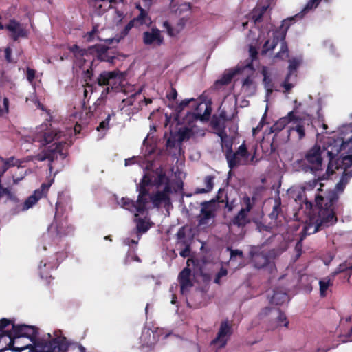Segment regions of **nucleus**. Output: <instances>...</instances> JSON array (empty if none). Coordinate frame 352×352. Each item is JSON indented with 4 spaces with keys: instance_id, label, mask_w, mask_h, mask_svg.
<instances>
[{
    "instance_id": "1",
    "label": "nucleus",
    "mask_w": 352,
    "mask_h": 352,
    "mask_svg": "<svg viewBox=\"0 0 352 352\" xmlns=\"http://www.w3.org/2000/svg\"><path fill=\"white\" fill-rule=\"evenodd\" d=\"M338 199L334 192L329 193L322 197L315 196V206L307 199L303 201L309 216L301 232L300 241L306 236L315 234L326 228L334 226L338 222L336 212L332 209L333 205Z\"/></svg>"
},
{
    "instance_id": "2",
    "label": "nucleus",
    "mask_w": 352,
    "mask_h": 352,
    "mask_svg": "<svg viewBox=\"0 0 352 352\" xmlns=\"http://www.w3.org/2000/svg\"><path fill=\"white\" fill-rule=\"evenodd\" d=\"M62 135L63 132L53 127L51 121L47 120L36 128L32 136L33 142L38 144V146L41 148L53 143L47 148L43 150L38 155L39 161H45L46 160L50 161L49 169L50 172L53 169L52 162L58 158V155L63 159L66 157V155L63 152L65 142L59 141Z\"/></svg>"
},
{
    "instance_id": "3",
    "label": "nucleus",
    "mask_w": 352,
    "mask_h": 352,
    "mask_svg": "<svg viewBox=\"0 0 352 352\" xmlns=\"http://www.w3.org/2000/svg\"><path fill=\"white\" fill-rule=\"evenodd\" d=\"M352 131V126L344 125L340 130L338 136H333L329 139L327 147L324 149L327 151L329 157V164L327 172L329 174H333L336 170L342 167L340 160L342 154L343 139L346 138L348 132Z\"/></svg>"
},
{
    "instance_id": "4",
    "label": "nucleus",
    "mask_w": 352,
    "mask_h": 352,
    "mask_svg": "<svg viewBox=\"0 0 352 352\" xmlns=\"http://www.w3.org/2000/svg\"><path fill=\"white\" fill-rule=\"evenodd\" d=\"M63 214L62 202L58 199L56 204V212L53 223L51 224L47 234L43 235L45 241L52 239V244L58 245L62 238L73 231V228L67 223V218L60 219Z\"/></svg>"
},
{
    "instance_id": "5",
    "label": "nucleus",
    "mask_w": 352,
    "mask_h": 352,
    "mask_svg": "<svg viewBox=\"0 0 352 352\" xmlns=\"http://www.w3.org/2000/svg\"><path fill=\"white\" fill-rule=\"evenodd\" d=\"M32 332L30 336L32 344L35 346H44L47 352L65 351L68 348L69 344L65 337L56 336V338L50 340L51 335L47 333V338L41 339L38 337L39 331Z\"/></svg>"
},
{
    "instance_id": "6",
    "label": "nucleus",
    "mask_w": 352,
    "mask_h": 352,
    "mask_svg": "<svg viewBox=\"0 0 352 352\" xmlns=\"http://www.w3.org/2000/svg\"><path fill=\"white\" fill-rule=\"evenodd\" d=\"M256 151L251 155L248 151L245 142H243L235 151L227 155L226 161L230 170L234 169L239 166H247L257 162L256 158Z\"/></svg>"
},
{
    "instance_id": "7",
    "label": "nucleus",
    "mask_w": 352,
    "mask_h": 352,
    "mask_svg": "<svg viewBox=\"0 0 352 352\" xmlns=\"http://www.w3.org/2000/svg\"><path fill=\"white\" fill-rule=\"evenodd\" d=\"M322 151L320 146L318 144H315L307 150L300 160L302 169L306 172L310 171L313 173L321 170L322 167Z\"/></svg>"
},
{
    "instance_id": "8",
    "label": "nucleus",
    "mask_w": 352,
    "mask_h": 352,
    "mask_svg": "<svg viewBox=\"0 0 352 352\" xmlns=\"http://www.w3.org/2000/svg\"><path fill=\"white\" fill-rule=\"evenodd\" d=\"M340 168L343 169V173L342 174L340 182L336 185L335 188L333 190H327L322 194L318 193L316 195V196L324 197L329 193L330 194L331 192H334L338 197V199L334 203H333V205L332 209L335 212L340 198L339 194H341L344 192L346 186L349 184L350 179L352 178V168L342 166V167H340Z\"/></svg>"
},
{
    "instance_id": "9",
    "label": "nucleus",
    "mask_w": 352,
    "mask_h": 352,
    "mask_svg": "<svg viewBox=\"0 0 352 352\" xmlns=\"http://www.w3.org/2000/svg\"><path fill=\"white\" fill-rule=\"evenodd\" d=\"M294 20V18H289L283 21L280 30H276L273 33L272 40H267L263 46L262 54H266L267 52L273 50L280 40H284L286 37L287 31L290 26V23Z\"/></svg>"
},
{
    "instance_id": "10",
    "label": "nucleus",
    "mask_w": 352,
    "mask_h": 352,
    "mask_svg": "<svg viewBox=\"0 0 352 352\" xmlns=\"http://www.w3.org/2000/svg\"><path fill=\"white\" fill-rule=\"evenodd\" d=\"M217 210L216 199L201 203L200 214L198 217L199 226H206L210 221H214Z\"/></svg>"
},
{
    "instance_id": "11",
    "label": "nucleus",
    "mask_w": 352,
    "mask_h": 352,
    "mask_svg": "<svg viewBox=\"0 0 352 352\" xmlns=\"http://www.w3.org/2000/svg\"><path fill=\"white\" fill-rule=\"evenodd\" d=\"M349 125L352 126V124ZM340 161L342 166L352 168V131H349L346 138L343 139L342 154Z\"/></svg>"
},
{
    "instance_id": "12",
    "label": "nucleus",
    "mask_w": 352,
    "mask_h": 352,
    "mask_svg": "<svg viewBox=\"0 0 352 352\" xmlns=\"http://www.w3.org/2000/svg\"><path fill=\"white\" fill-rule=\"evenodd\" d=\"M250 254L252 261L256 268L262 269L268 267L270 270H272L275 267L274 263L270 261V258L267 253L252 250L250 252Z\"/></svg>"
},
{
    "instance_id": "13",
    "label": "nucleus",
    "mask_w": 352,
    "mask_h": 352,
    "mask_svg": "<svg viewBox=\"0 0 352 352\" xmlns=\"http://www.w3.org/2000/svg\"><path fill=\"white\" fill-rule=\"evenodd\" d=\"M51 184L43 183L41 187L34 191V193L28 197L24 201L22 206L23 210H28L35 205L39 199L43 197L46 196L50 189Z\"/></svg>"
},
{
    "instance_id": "14",
    "label": "nucleus",
    "mask_w": 352,
    "mask_h": 352,
    "mask_svg": "<svg viewBox=\"0 0 352 352\" xmlns=\"http://www.w3.org/2000/svg\"><path fill=\"white\" fill-rule=\"evenodd\" d=\"M292 126L290 131H295L298 133V139L302 140L305 136V130L313 128L312 122L310 118H300L295 115V119L292 121Z\"/></svg>"
},
{
    "instance_id": "15",
    "label": "nucleus",
    "mask_w": 352,
    "mask_h": 352,
    "mask_svg": "<svg viewBox=\"0 0 352 352\" xmlns=\"http://www.w3.org/2000/svg\"><path fill=\"white\" fill-rule=\"evenodd\" d=\"M5 28L10 32L9 36L14 41H17L19 38H27L28 36L27 30L15 19L10 20Z\"/></svg>"
},
{
    "instance_id": "16",
    "label": "nucleus",
    "mask_w": 352,
    "mask_h": 352,
    "mask_svg": "<svg viewBox=\"0 0 352 352\" xmlns=\"http://www.w3.org/2000/svg\"><path fill=\"white\" fill-rule=\"evenodd\" d=\"M143 42L146 45L160 46L164 42V37L158 28H153L151 31L143 33Z\"/></svg>"
},
{
    "instance_id": "17",
    "label": "nucleus",
    "mask_w": 352,
    "mask_h": 352,
    "mask_svg": "<svg viewBox=\"0 0 352 352\" xmlns=\"http://www.w3.org/2000/svg\"><path fill=\"white\" fill-rule=\"evenodd\" d=\"M98 59L113 63L116 58V50L108 46L98 45L94 47Z\"/></svg>"
},
{
    "instance_id": "18",
    "label": "nucleus",
    "mask_w": 352,
    "mask_h": 352,
    "mask_svg": "<svg viewBox=\"0 0 352 352\" xmlns=\"http://www.w3.org/2000/svg\"><path fill=\"white\" fill-rule=\"evenodd\" d=\"M59 262L58 259L56 261L44 262L41 261L38 266L39 274L41 279L45 280V285H49L51 280L53 279L52 276L50 274V271L58 267Z\"/></svg>"
},
{
    "instance_id": "19",
    "label": "nucleus",
    "mask_w": 352,
    "mask_h": 352,
    "mask_svg": "<svg viewBox=\"0 0 352 352\" xmlns=\"http://www.w3.org/2000/svg\"><path fill=\"white\" fill-rule=\"evenodd\" d=\"M274 311L277 314L276 316V327H287L289 321L284 313H283L278 308H272L266 307L262 309L259 314L260 316H265L269 315L271 312Z\"/></svg>"
},
{
    "instance_id": "20",
    "label": "nucleus",
    "mask_w": 352,
    "mask_h": 352,
    "mask_svg": "<svg viewBox=\"0 0 352 352\" xmlns=\"http://www.w3.org/2000/svg\"><path fill=\"white\" fill-rule=\"evenodd\" d=\"M9 325H12L11 330H24L28 329V330H39L38 327L34 325H28L25 324H16L14 318H1L0 320V330H4Z\"/></svg>"
},
{
    "instance_id": "21",
    "label": "nucleus",
    "mask_w": 352,
    "mask_h": 352,
    "mask_svg": "<svg viewBox=\"0 0 352 352\" xmlns=\"http://www.w3.org/2000/svg\"><path fill=\"white\" fill-rule=\"evenodd\" d=\"M239 72L238 69H226L221 77L217 80L214 83V87L216 89H221L224 85L230 84L233 77Z\"/></svg>"
},
{
    "instance_id": "22",
    "label": "nucleus",
    "mask_w": 352,
    "mask_h": 352,
    "mask_svg": "<svg viewBox=\"0 0 352 352\" xmlns=\"http://www.w3.org/2000/svg\"><path fill=\"white\" fill-rule=\"evenodd\" d=\"M137 191L139 192L138 196V202L139 203L140 210H146V205L149 202V193L148 189L146 188V186L138 184L137 186Z\"/></svg>"
},
{
    "instance_id": "23",
    "label": "nucleus",
    "mask_w": 352,
    "mask_h": 352,
    "mask_svg": "<svg viewBox=\"0 0 352 352\" xmlns=\"http://www.w3.org/2000/svg\"><path fill=\"white\" fill-rule=\"evenodd\" d=\"M191 270L188 267L184 268L178 276V280L180 284V289L183 293L185 289L192 287V283L190 280Z\"/></svg>"
},
{
    "instance_id": "24",
    "label": "nucleus",
    "mask_w": 352,
    "mask_h": 352,
    "mask_svg": "<svg viewBox=\"0 0 352 352\" xmlns=\"http://www.w3.org/2000/svg\"><path fill=\"white\" fill-rule=\"evenodd\" d=\"M295 119V113L294 111H290L287 116L280 118L276 123H274L270 128L271 133H277L282 131L289 123L292 122Z\"/></svg>"
},
{
    "instance_id": "25",
    "label": "nucleus",
    "mask_w": 352,
    "mask_h": 352,
    "mask_svg": "<svg viewBox=\"0 0 352 352\" xmlns=\"http://www.w3.org/2000/svg\"><path fill=\"white\" fill-rule=\"evenodd\" d=\"M118 73L116 71H104L100 74L96 82L99 86H105L110 84L111 80L118 77Z\"/></svg>"
},
{
    "instance_id": "26",
    "label": "nucleus",
    "mask_w": 352,
    "mask_h": 352,
    "mask_svg": "<svg viewBox=\"0 0 352 352\" xmlns=\"http://www.w3.org/2000/svg\"><path fill=\"white\" fill-rule=\"evenodd\" d=\"M158 331H142L139 338L140 344L142 346H151L157 340L155 336L158 335Z\"/></svg>"
},
{
    "instance_id": "27",
    "label": "nucleus",
    "mask_w": 352,
    "mask_h": 352,
    "mask_svg": "<svg viewBox=\"0 0 352 352\" xmlns=\"http://www.w3.org/2000/svg\"><path fill=\"white\" fill-rule=\"evenodd\" d=\"M120 204L122 208L124 209L129 210L130 212H135V213L138 214H143L146 210H140L139 207V203L138 202V200L136 201L127 198V197H122L120 200Z\"/></svg>"
},
{
    "instance_id": "28",
    "label": "nucleus",
    "mask_w": 352,
    "mask_h": 352,
    "mask_svg": "<svg viewBox=\"0 0 352 352\" xmlns=\"http://www.w3.org/2000/svg\"><path fill=\"white\" fill-rule=\"evenodd\" d=\"M149 201H151L154 207L158 208L162 204H170V199L168 195H165L163 192L157 191L155 194L149 196Z\"/></svg>"
},
{
    "instance_id": "29",
    "label": "nucleus",
    "mask_w": 352,
    "mask_h": 352,
    "mask_svg": "<svg viewBox=\"0 0 352 352\" xmlns=\"http://www.w3.org/2000/svg\"><path fill=\"white\" fill-rule=\"evenodd\" d=\"M249 223L248 214L241 210L231 221V223L238 228H244Z\"/></svg>"
},
{
    "instance_id": "30",
    "label": "nucleus",
    "mask_w": 352,
    "mask_h": 352,
    "mask_svg": "<svg viewBox=\"0 0 352 352\" xmlns=\"http://www.w3.org/2000/svg\"><path fill=\"white\" fill-rule=\"evenodd\" d=\"M230 336V331H219L217 336L211 342V344L217 349L223 347Z\"/></svg>"
},
{
    "instance_id": "31",
    "label": "nucleus",
    "mask_w": 352,
    "mask_h": 352,
    "mask_svg": "<svg viewBox=\"0 0 352 352\" xmlns=\"http://www.w3.org/2000/svg\"><path fill=\"white\" fill-rule=\"evenodd\" d=\"M135 221L136 223V229L138 234L146 232L152 226V223L146 221L144 219L138 217V214L135 213Z\"/></svg>"
},
{
    "instance_id": "32",
    "label": "nucleus",
    "mask_w": 352,
    "mask_h": 352,
    "mask_svg": "<svg viewBox=\"0 0 352 352\" xmlns=\"http://www.w3.org/2000/svg\"><path fill=\"white\" fill-rule=\"evenodd\" d=\"M214 179L212 175H207L204 177V182L206 188H197L195 189L196 194H204L210 192L214 187Z\"/></svg>"
},
{
    "instance_id": "33",
    "label": "nucleus",
    "mask_w": 352,
    "mask_h": 352,
    "mask_svg": "<svg viewBox=\"0 0 352 352\" xmlns=\"http://www.w3.org/2000/svg\"><path fill=\"white\" fill-rule=\"evenodd\" d=\"M224 193V189L220 188L218 191V194L216 197V201L219 203L225 204V208L228 212H231L234 207V201H229L228 195H226L225 198L222 199V195Z\"/></svg>"
},
{
    "instance_id": "34",
    "label": "nucleus",
    "mask_w": 352,
    "mask_h": 352,
    "mask_svg": "<svg viewBox=\"0 0 352 352\" xmlns=\"http://www.w3.org/2000/svg\"><path fill=\"white\" fill-rule=\"evenodd\" d=\"M205 111L204 114L200 113H188L187 114V119L190 121L191 120H200L201 121H206L208 120L211 114V108L210 107H208L207 105H205Z\"/></svg>"
},
{
    "instance_id": "35",
    "label": "nucleus",
    "mask_w": 352,
    "mask_h": 352,
    "mask_svg": "<svg viewBox=\"0 0 352 352\" xmlns=\"http://www.w3.org/2000/svg\"><path fill=\"white\" fill-rule=\"evenodd\" d=\"M262 74L263 76V81L264 87L265 89H266V96L269 97L274 91V85L266 70L263 69L262 72Z\"/></svg>"
},
{
    "instance_id": "36",
    "label": "nucleus",
    "mask_w": 352,
    "mask_h": 352,
    "mask_svg": "<svg viewBox=\"0 0 352 352\" xmlns=\"http://www.w3.org/2000/svg\"><path fill=\"white\" fill-rule=\"evenodd\" d=\"M106 0H89V4L92 7L96 13L99 15L102 14L106 11L110 9V6H103L102 2H104Z\"/></svg>"
},
{
    "instance_id": "37",
    "label": "nucleus",
    "mask_w": 352,
    "mask_h": 352,
    "mask_svg": "<svg viewBox=\"0 0 352 352\" xmlns=\"http://www.w3.org/2000/svg\"><path fill=\"white\" fill-rule=\"evenodd\" d=\"M133 20L137 25L151 23V18L148 16L146 11L142 7H140L139 15L133 18Z\"/></svg>"
},
{
    "instance_id": "38",
    "label": "nucleus",
    "mask_w": 352,
    "mask_h": 352,
    "mask_svg": "<svg viewBox=\"0 0 352 352\" xmlns=\"http://www.w3.org/2000/svg\"><path fill=\"white\" fill-rule=\"evenodd\" d=\"M178 26L179 27L177 30H175L174 28H172L171 25L168 21H166L163 23V27L166 30L167 33L170 36H174L177 34L179 32V31L183 29L185 25V21L184 19H180L178 22Z\"/></svg>"
},
{
    "instance_id": "39",
    "label": "nucleus",
    "mask_w": 352,
    "mask_h": 352,
    "mask_svg": "<svg viewBox=\"0 0 352 352\" xmlns=\"http://www.w3.org/2000/svg\"><path fill=\"white\" fill-rule=\"evenodd\" d=\"M288 300V295L285 292L274 291L270 299V302L276 305H282Z\"/></svg>"
},
{
    "instance_id": "40",
    "label": "nucleus",
    "mask_w": 352,
    "mask_h": 352,
    "mask_svg": "<svg viewBox=\"0 0 352 352\" xmlns=\"http://www.w3.org/2000/svg\"><path fill=\"white\" fill-rule=\"evenodd\" d=\"M282 212L281 209V200L278 197L274 199V205L272 208V211L269 214L271 220L276 221L278 219L280 214Z\"/></svg>"
},
{
    "instance_id": "41",
    "label": "nucleus",
    "mask_w": 352,
    "mask_h": 352,
    "mask_svg": "<svg viewBox=\"0 0 352 352\" xmlns=\"http://www.w3.org/2000/svg\"><path fill=\"white\" fill-rule=\"evenodd\" d=\"M267 9V6H262L260 8H255L252 13L251 18L253 19L255 24L261 21L263 14Z\"/></svg>"
},
{
    "instance_id": "42",
    "label": "nucleus",
    "mask_w": 352,
    "mask_h": 352,
    "mask_svg": "<svg viewBox=\"0 0 352 352\" xmlns=\"http://www.w3.org/2000/svg\"><path fill=\"white\" fill-rule=\"evenodd\" d=\"M194 131L192 128L184 127L179 130V140L183 142L188 140L194 135Z\"/></svg>"
},
{
    "instance_id": "43",
    "label": "nucleus",
    "mask_w": 352,
    "mask_h": 352,
    "mask_svg": "<svg viewBox=\"0 0 352 352\" xmlns=\"http://www.w3.org/2000/svg\"><path fill=\"white\" fill-rule=\"evenodd\" d=\"M254 204H255V199L254 198L251 199L248 195H245L242 199L243 207L241 209V210H243L245 213H247L248 214V213L252 209Z\"/></svg>"
},
{
    "instance_id": "44",
    "label": "nucleus",
    "mask_w": 352,
    "mask_h": 352,
    "mask_svg": "<svg viewBox=\"0 0 352 352\" xmlns=\"http://www.w3.org/2000/svg\"><path fill=\"white\" fill-rule=\"evenodd\" d=\"M333 285V282L330 278H325L319 281L320 294L322 297L327 296V291L329 287Z\"/></svg>"
},
{
    "instance_id": "45",
    "label": "nucleus",
    "mask_w": 352,
    "mask_h": 352,
    "mask_svg": "<svg viewBox=\"0 0 352 352\" xmlns=\"http://www.w3.org/2000/svg\"><path fill=\"white\" fill-rule=\"evenodd\" d=\"M169 181L170 179L166 176V173L160 170V173H157V177L153 181V185L157 188H160Z\"/></svg>"
},
{
    "instance_id": "46",
    "label": "nucleus",
    "mask_w": 352,
    "mask_h": 352,
    "mask_svg": "<svg viewBox=\"0 0 352 352\" xmlns=\"http://www.w3.org/2000/svg\"><path fill=\"white\" fill-rule=\"evenodd\" d=\"M279 42L280 43V51L276 54V57L283 58V56H285V58H288L289 48L285 38L284 40H280Z\"/></svg>"
},
{
    "instance_id": "47",
    "label": "nucleus",
    "mask_w": 352,
    "mask_h": 352,
    "mask_svg": "<svg viewBox=\"0 0 352 352\" xmlns=\"http://www.w3.org/2000/svg\"><path fill=\"white\" fill-rule=\"evenodd\" d=\"M348 270L352 271V263L345 261L338 266L336 270L332 273V276H335L337 274L346 272Z\"/></svg>"
},
{
    "instance_id": "48",
    "label": "nucleus",
    "mask_w": 352,
    "mask_h": 352,
    "mask_svg": "<svg viewBox=\"0 0 352 352\" xmlns=\"http://www.w3.org/2000/svg\"><path fill=\"white\" fill-rule=\"evenodd\" d=\"M69 50L71 52H72L76 58H81L85 56L87 53L86 49L80 48L76 44L73 45L72 46L69 47Z\"/></svg>"
},
{
    "instance_id": "49",
    "label": "nucleus",
    "mask_w": 352,
    "mask_h": 352,
    "mask_svg": "<svg viewBox=\"0 0 352 352\" xmlns=\"http://www.w3.org/2000/svg\"><path fill=\"white\" fill-rule=\"evenodd\" d=\"M221 147L222 148H226V151H225V157L226 158L227 157V155H230L232 151H233L232 149V141L231 140L229 139V138H223L221 140Z\"/></svg>"
},
{
    "instance_id": "50",
    "label": "nucleus",
    "mask_w": 352,
    "mask_h": 352,
    "mask_svg": "<svg viewBox=\"0 0 352 352\" xmlns=\"http://www.w3.org/2000/svg\"><path fill=\"white\" fill-rule=\"evenodd\" d=\"M116 113L112 112L111 113L108 114L104 120L102 121L99 125L97 126L96 130L98 131H107L109 128V122L111 116H115Z\"/></svg>"
},
{
    "instance_id": "51",
    "label": "nucleus",
    "mask_w": 352,
    "mask_h": 352,
    "mask_svg": "<svg viewBox=\"0 0 352 352\" xmlns=\"http://www.w3.org/2000/svg\"><path fill=\"white\" fill-rule=\"evenodd\" d=\"M176 237L177 240V245L189 243L188 240L186 239V233L185 226L181 227L177 234Z\"/></svg>"
},
{
    "instance_id": "52",
    "label": "nucleus",
    "mask_w": 352,
    "mask_h": 352,
    "mask_svg": "<svg viewBox=\"0 0 352 352\" xmlns=\"http://www.w3.org/2000/svg\"><path fill=\"white\" fill-rule=\"evenodd\" d=\"M0 334V342H4L8 346L13 344L14 341L12 338L13 331H1Z\"/></svg>"
},
{
    "instance_id": "53",
    "label": "nucleus",
    "mask_w": 352,
    "mask_h": 352,
    "mask_svg": "<svg viewBox=\"0 0 352 352\" xmlns=\"http://www.w3.org/2000/svg\"><path fill=\"white\" fill-rule=\"evenodd\" d=\"M340 342H347L352 341V331H340V333L338 335Z\"/></svg>"
},
{
    "instance_id": "54",
    "label": "nucleus",
    "mask_w": 352,
    "mask_h": 352,
    "mask_svg": "<svg viewBox=\"0 0 352 352\" xmlns=\"http://www.w3.org/2000/svg\"><path fill=\"white\" fill-rule=\"evenodd\" d=\"M227 251L230 252V260H234L236 256H239L240 258H243V252L242 250L236 249L233 250L231 247H227Z\"/></svg>"
},
{
    "instance_id": "55",
    "label": "nucleus",
    "mask_w": 352,
    "mask_h": 352,
    "mask_svg": "<svg viewBox=\"0 0 352 352\" xmlns=\"http://www.w3.org/2000/svg\"><path fill=\"white\" fill-rule=\"evenodd\" d=\"M211 126L215 131L221 128H226L225 122H221L219 118H216L214 116L211 120Z\"/></svg>"
},
{
    "instance_id": "56",
    "label": "nucleus",
    "mask_w": 352,
    "mask_h": 352,
    "mask_svg": "<svg viewBox=\"0 0 352 352\" xmlns=\"http://www.w3.org/2000/svg\"><path fill=\"white\" fill-rule=\"evenodd\" d=\"M179 245L184 246V248L182 249L179 252L180 256L183 258L188 257L190 254V243H186L179 244Z\"/></svg>"
},
{
    "instance_id": "57",
    "label": "nucleus",
    "mask_w": 352,
    "mask_h": 352,
    "mask_svg": "<svg viewBox=\"0 0 352 352\" xmlns=\"http://www.w3.org/2000/svg\"><path fill=\"white\" fill-rule=\"evenodd\" d=\"M234 328V324L232 321L225 320L221 322V326L219 330H232Z\"/></svg>"
},
{
    "instance_id": "58",
    "label": "nucleus",
    "mask_w": 352,
    "mask_h": 352,
    "mask_svg": "<svg viewBox=\"0 0 352 352\" xmlns=\"http://www.w3.org/2000/svg\"><path fill=\"white\" fill-rule=\"evenodd\" d=\"M289 78H290V74H287L284 81L283 82V83L281 85L282 87H284L285 89V92H287V93H289L290 91V90L292 89V87H294V85L289 82Z\"/></svg>"
},
{
    "instance_id": "59",
    "label": "nucleus",
    "mask_w": 352,
    "mask_h": 352,
    "mask_svg": "<svg viewBox=\"0 0 352 352\" xmlns=\"http://www.w3.org/2000/svg\"><path fill=\"white\" fill-rule=\"evenodd\" d=\"M298 66H299V62L297 60H296V59L291 60L289 61V67H288V69H289L288 74H290V76H291L293 72H296V70L297 69Z\"/></svg>"
},
{
    "instance_id": "60",
    "label": "nucleus",
    "mask_w": 352,
    "mask_h": 352,
    "mask_svg": "<svg viewBox=\"0 0 352 352\" xmlns=\"http://www.w3.org/2000/svg\"><path fill=\"white\" fill-rule=\"evenodd\" d=\"M139 184L148 186L151 184L153 185V182L152 181V179L151 178L150 175L146 173L144 174Z\"/></svg>"
},
{
    "instance_id": "61",
    "label": "nucleus",
    "mask_w": 352,
    "mask_h": 352,
    "mask_svg": "<svg viewBox=\"0 0 352 352\" xmlns=\"http://www.w3.org/2000/svg\"><path fill=\"white\" fill-rule=\"evenodd\" d=\"M12 49L10 47H7L5 50V59L9 63H13L15 61L12 58Z\"/></svg>"
},
{
    "instance_id": "62",
    "label": "nucleus",
    "mask_w": 352,
    "mask_h": 352,
    "mask_svg": "<svg viewBox=\"0 0 352 352\" xmlns=\"http://www.w3.org/2000/svg\"><path fill=\"white\" fill-rule=\"evenodd\" d=\"M228 274V271L226 269L221 267L220 270L218 272V273L216 274L215 278H214V283H219L220 279L223 277L226 276Z\"/></svg>"
},
{
    "instance_id": "63",
    "label": "nucleus",
    "mask_w": 352,
    "mask_h": 352,
    "mask_svg": "<svg viewBox=\"0 0 352 352\" xmlns=\"http://www.w3.org/2000/svg\"><path fill=\"white\" fill-rule=\"evenodd\" d=\"M35 74H36V71L34 69H31L30 67L27 68L26 77H27V80L30 82H32L34 80Z\"/></svg>"
},
{
    "instance_id": "64",
    "label": "nucleus",
    "mask_w": 352,
    "mask_h": 352,
    "mask_svg": "<svg viewBox=\"0 0 352 352\" xmlns=\"http://www.w3.org/2000/svg\"><path fill=\"white\" fill-rule=\"evenodd\" d=\"M138 94H139L138 93H135L134 94H132L131 96H130L127 98L123 99L122 100V103H124L125 106H131V105H133V103H134V101H135V98Z\"/></svg>"
}]
</instances>
